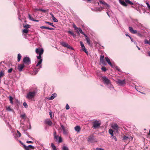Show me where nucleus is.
I'll return each mask as SVG.
<instances>
[{"label":"nucleus","mask_w":150,"mask_h":150,"mask_svg":"<svg viewBox=\"0 0 150 150\" xmlns=\"http://www.w3.org/2000/svg\"><path fill=\"white\" fill-rule=\"evenodd\" d=\"M4 74L2 71H1L0 72V78L4 76Z\"/></svg>","instance_id":"a19ab883"},{"label":"nucleus","mask_w":150,"mask_h":150,"mask_svg":"<svg viewBox=\"0 0 150 150\" xmlns=\"http://www.w3.org/2000/svg\"><path fill=\"white\" fill-rule=\"evenodd\" d=\"M51 146L53 150H54L56 149L55 146L54 145V144L53 143H51Z\"/></svg>","instance_id":"a18cd8bd"},{"label":"nucleus","mask_w":150,"mask_h":150,"mask_svg":"<svg viewBox=\"0 0 150 150\" xmlns=\"http://www.w3.org/2000/svg\"><path fill=\"white\" fill-rule=\"evenodd\" d=\"M115 68L119 72H122V71L120 69V68H119L118 67L116 66L115 67Z\"/></svg>","instance_id":"37998d69"},{"label":"nucleus","mask_w":150,"mask_h":150,"mask_svg":"<svg viewBox=\"0 0 150 150\" xmlns=\"http://www.w3.org/2000/svg\"><path fill=\"white\" fill-rule=\"evenodd\" d=\"M10 100V103L11 104H13V98L11 96H10L9 97Z\"/></svg>","instance_id":"c03bdc74"},{"label":"nucleus","mask_w":150,"mask_h":150,"mask_svg":"<svg viewBox=\"0 0 150 150\" xmlns=\"http://www.w3.org/2000/svg\"><path fill=\"white\" fill-rule=\"evenodd\" d=\"M131 41L132 42H133L135 44H137V43L133 39H132V40H131Z\"/></svg>","instance_id":"052dcab7"},{"label":"nucleus","mask_w":150,"mask_h":150,"mask_svg":"<svg viewBox=\"0 0 150 150\" xmlns=\"http://www.w3.org/2000/svg\"><path fill=\"white\" fill-rule=\"evenodd\" d=\"M111 127L113 129H114L117 131L118 130L119 128V127L116 124H112L111 125Z\"/></svg>","instance_id":"2eb2a0df"},{"label":"nucleus","mask_w":150,"mask_h":150,"mask_svg":"<svg viewBox=\"0 0 150 150\" xmlns=\"http://www.w3.org/2000/svg\"><path fill=\"white\" fill-rule=\"evenodd\" d=\"M23 27L24 28H25V29H27L28 28H29L30 27V25L28 24H26L23 25Z\"/></svg>","instance_id":"c85d7f7f"},{"label":"nucleus","mask_w":150,"mask_h":150,"mask_svg":"<svg viewBox=\"0 0 150 150\" xmlns=\"http://www.w3.org/2000/svg\"><path fill=\"white\" fill-rule=\"evenodd\" d=\"M125 1L127 5V4H129L130 5H133L134 4V3L129 0H125Z\"/></svg>","instance_id":"a878e982"},{"label":"nucleus","mask_w":150,"mask_h":150,"mask_svg":"<svg viewBox=\"0 0 150 150\" xmlns=\"http://www.w3.org/2000/svg\"><path fill=\"white\" fill-rule=\"evenodd\" d=\"M65 108H66V109L67 110H69V108H70L68 104H66V105Z\"/></svg>","instance_id":"8fccbe9b"},{"label":"nucleus","mask_w":150,"mask_h":150,"mask_svg":"<svg viewBox=\"0 0 150 150\" xmlns=\"http://www.w3.org/2000/svg\"><path fill=\"white\" fill-rule=\"evenodd\" d=\"M19 142H20V143H21V144L24 147V145H25L24 144L23 142H22L20 140L19 141Z\"/></svg>","instance_id":"e2e57ef3"},{"label":"nucleus","mask_w":150,"mask_h":150,"mask_svg":"<svg viewBox=\"0 0 150 150\" xmlns=\"http://www.w3.org/2000/svg\"><path fill=\"white\" fill-rule=\"evenodd\" d=\"M35 91L29 92L27 94L26 96V98L28 99H30L34 97L35 95Z\"/></svg>","instance_id":"20e7f679"},{"label":"nucleus","mask_w":150,"mask_h":150,"mask_svg":"<svg viewBox=\"0 0 150 150\" xmlns=\"http://www.w3.org/2000/svg\"><path fill=\"white\" fill-rule=\"evenodd\" d=\"M137 25L138 26H139V27H141L142 26V25L140 23H137Z\"/></svg>","instance_id":"bf43d9fd"},{"label":"nucleus","mask_w":150,"mask_h":150,"mask_svg":"<svg viewBox=\"0 0 150 150\" xmlns=\"http://www.w3.org/2000/svg\"><path fill=\"white\" fill-rule=\"evenodd\" d=\"M119 2L123 6H127V5L126 4V3L125 1H122V0H119Z\"/></svg>","instance_id":"b1692460"},{"label":"nucleus","mask_w":150,"mask_h":150,"mask_svg":"<svg viewBox=\"0 0 150 150\" xmlns=\"http://www.w3.org/2000/svg\"><path fill=\"white\" fill-rule=\"evenodd\" d=\"M68 33L70 34H71V35L72 34V33H73V32H72V31H68Z\"/></svg>","instance_id":"0e129e2a"},{"label":"nucleus","mask_w":150,"mask_h":150,"mask_svg":"<svg viewBox=\"0 0 150 150\" xmlns=\"http://www.w3.org/2000/svg\"><path fill=\"white\" fill-rule=\"evenodd\" d=\"M45 123L51 126L52 124V121L50 119H46L45 121Z\"/></svg>","instance_id":"dca6fc26"},{"label":"nucleus","mask_w":150,"mask_h":150,"mask_svg":"<svg viewBox=\"0 0 150 150\" xmlns=\"http://www.w3.org/2000/svg\"><path fill=\"white\" fill-rule=\"evenodd\" d=\"M28 18L30 20L32 21L34 20V19L31 16L30 14H28Z\"/></svg>","instance_id":"c756f323"},{"label":"nucleus","mask_w":150,"mask_h":150,"mask_svg":"<svg viewBox=\"0 0 150 150\" xmlns=\"http://www.w3.org/2000/svg\"><path fill=\"white\" fill-rule=\"evenodd\" d=\"M26 143H33V142L30 141H26Z\"/></svg>","instance_id":"13d9d810"},{"label":"nucleus","mask_w":150,"mask_h":150,"mask_svg":"<svg viewBox=\"0 0 150 150\" xmlns=\"http://www.w3.org/2000/svg\"><path fill=\"white\" fill-rule=\"evenodd\" d=\"M102 148H98V147H97L96 148V150H101V149Z\"/></svg>","instance_id":"338daca9"},{"label":"nucleus","mask_w":150,"mask_h":150,"mask_svg":"<svg viewBox=\"0 0 150 150\" xmlns=\"http://www.w3.org/2000/svg\"><path fill=\"white\" fill-rule=\"evenodd\" d=\"M144 43L145 44H148L150 45V39H149V41L146 39L144 40Z\"/></svg>","instance_id":"72a5a7b5"},{"label":"nucleus","mask_w":150,"mask_h":150,"mask_svg":"<svg viewBox=\"0 0 150 150\" xmlns=\"http://www.w3.org/2000/svg\"><path fill=\"white\" fill-rule=\"evenodd\" d=\"M13 70V69L12 68H10L8 70V73H11Z\"/></svg>","instance_id":"6e6d98bb"},{"label":"nucleus","mask_w":150,"mask_h":150,"mask_svg":"<svg viewBox=\"0 0 150 150\" xmlns=\"http://www.w3.org/2000/svg\"><path fill=\"white\" fill-rule=\"evenodd\" d=\"M57 96V94L56 93H54L53 94H52L51 97H50L49 98V100H53L54 99V98L56 97Z\"/></svg>","instance_id":"412c9836"},{"label":"nucleus","mask_w":150,"mask_h":150,"mask_svg":"<svg viewBox=\"0 0 150 150\" xmlns=\"http://www.w3.org/2000/svg\"><path fill=\"white\" fill-rule=\"evenodd\" d=\"M93 127L95 129L99 128L101 125L100 122L97 120H95L93 122Z\"/></svg>","instance_id":"7ed1b4c3"},{"label":"nucleus","mask_w":150,"mask_h":150,"mask_svg":"<svg viewBox=\"0 0 150 150\" xmlns=\"http://www.w3.org/2000/svg\"><path fill=\"white\" fill-rule=\"evenodd\" d=\"M6 109L8 111L11 112L13 111V110L11 109L10 106H8V107Z\"/></svg>","instance_id":"79ce46f5"},{"label":"nucleus","mask_w":150,"mask_h":150,"mask_svg":"<svg viewBox=\"0 0 150 150\" xmlns=\"http://www.w3.org/2000/svg\"><path fill=\"white\" fill-rule=\"evenodd\" d=\"M105 59L106 61L108 63V64H109V65H111V63L110 62V60L109 59L108 57H105Z\"/></svg>","instance_id":"bb28decb"},{"label":"nucleus","mask_w":150,"mask_h":150,"mask_svg":"<svg viewBox=\"0 0 150 150\" xmlns=\"http://www.w3.org/2000/svg\"><path fill=\"white\" fill-rule=\"evenodd\" d=\"M41 66L40 65L39 66V68H37L36 67H35L34 68V69H33V71L35 73V74H36L38 73V72L39 71L40 68H41Z\"/></svg>","instance_id":"4be33fe9"},{"label":"nucleus","mask_w":150,"mask_h":150,"mask_svg":"<svg viewBox=\"0 0 150 150\" xmlns=\"http://www.w3.org/2000/svg\"><path fill=\"white\" fill-rule=\"evenodd\" d=\"M60 43V44L64 47H66L69 49H71L73 50H74V48L72 47H71L66 42H61Z\"/></svg>","instance_id":"39448f33"},{"label":"nucleus","mask_w":150,"mask_h":150,"mask_svg":"<svg viewBox=\"0 0 150 150\" xmlns=\"http://www.w3.org/2000/svg\"><path fill=\"white\" fill-rule=\"evenodd\" d=\"M128 139H130L128 137L124 135L123 137V139L124 140H127Z\"/></svg>","instance_id":"ea45409f"},{"label":"nucleus","mask_w":150,"mask_h":150,"mask_svg":"<svg viewBox=\"0 0 150 150\" xmlns=\"http://www.w3.org/2000/svg\"><path fill=\"white\" fill-rule=\"evenodd\" d=\"M35 52L36 53L39 54H42L43 53L44 50L43 48L41 49L37 48Z\"/></svg>","instance_id":"9b49d317"},{"label":"nucleus","mask_w":150,"mask_h":150,"mask_svg":"<svg viewBox=\"0 0 150 150\" xmlns=\"http://www.w3.org/2000/svg\"><path fill=\"white\" fill-rule=\"evenodd\" d=\"M102 80L105 86L111 82L110 79L105 76H102Z\"/></svg>","instance_id":"f03ea898"},{"label":"nucleus","mask_w":150,"mask_h":150,"mask_svg":"<svg viewBox=\"0 0 150 150\" xmlns=\"http://www.w3.org/2000/svg\"><path fill=\"white\" fill-rule=\"evenodd\" d=\"M41 9H38V8H35V11H40V10Z\"/></svg>","instance_id":"680f3d73"},{"label":"nucleus","mask_w":150,"mask_h":150,"mask_svg":"<svg viewBox=\"0 0 150 150\" xmlns=\"http://www.w3.org/2000/svg\"><path fill=\"white\" fill-rule=\"evenodd\" d=\"M40 11H41L42 12L45 13H46L47 12V11L46 10L42 9H41L40 10Z\"/></svg>","instance_id":"603ef678"},{"label":"nucleus","mask_w":150,"mask_h":150,"mask_svg":"<svg viewBox=\"0 0 150 150\" xmlns=\"http://www.w3.org/2000/svg\"><path fill=\"white\" fill-rule=\"evenodd\" d=\"M25 66L24 64H21L18 66V69L19 71H22L24 67Z\"/></svg>","instance_id":"4468645a"},{"label":"nucleus","mask_w":150,"mask_h":150,"mask_svg":"<svg viewBox=\"0 0 150 150\" xmlns=\"http://www.w3.org/2000/svg\"><path fill=\"white\" fill-rule=\"evenodd\" d=\"M94 140V137L93 135L90 136L88 138V141L89 143H91Z\"/></svg>","instance_id":"a211bd4d"},{"label":"nucleus","mask_w":150,"mask_h":150,"mask_svg":"<svg viewBox=\"0 0 150 150\" xmlns=\"http://www.w3.org/2000/svg\"><path fill=\"white\" fill-rule=\"evenodd\" d=\"M116 83L120 86H123L126 84L125 79L122 80L118 79L116 81Z\"/></svg>","instance_id":"423d86ee"},{"label":"nucleus","mask_w":150,"mask_h":150,"mask_svg":"<svg viewBox=\"0 0 150 150\" xmlns=\"http://www.w3.org/2000/svg\"><path fill=\"white\" fill-rule=\"evenodd\" d=\"M54 138L56 142L59 144L62 142V137L61 136H59L56 134V132L55 131L54 132Z\"/></svg>","instance_id":"f257e3e1"},{"label":"nucleus","mask_w":150,"mask_h":150,"mask_svg":"<svg viewBox=\"0 0 150 150\" xmlns=\"http://www.w3.org/2000/svg\"><path fill=\"white\" fill-rule=\"evenodd\" d=\"M23 105L26 108H27L28 107V105L26 102H24L23 104Z\"/></svg>","instance_id":"49530a36"},{"label":"nucleus","mask_w":150,"mask_h":150,"mask_svg":"<svg viewBox=\"0 0 150 150\" xmlns=\"http://www.w3.org/2000/svg\"><path fill=\"white\" fill-rule=\"evenodd\" d=\"M45 23L47 24L50 25H51L53 27H55V26L54 25H53V23H50L49 22L46 21H45Z\"/></svg>","instance_id":"2f4dec72"},{"label":"nucleus","mask_w":150,"mask_h":150,"mask_svg":"<svg viewBox=\"0 0 150 150\" xmlns=\"http://www.w3.org/2000/svg\"><path fill=\"white\" fill-rule=\"evenodd\" d=\"M99 2L100 3L102 4L105 6H106V8H110V5L105 3L104 1L103 0H100L99 1Z\"/></svg>","instance_id":"f8f14e48"},{"label":"nucleus","mask_w":150,"mask_h":150,"mask_svg":"<svg viewBox=\"0 0 150 150\" xmlns=\"http://www.w3.org/2000/svg\"><path fill=\"white\" fill-rule=\"evenodd\" d=\"M77 30H78L79 32L82 34H84V32L82 31V30L80 28H78Z\"/></svg>","instance_id":"58836bf2"},{"label":"nucleus","mask_w":150,"mask_h":150,"mask_svg":"<svg viewBox=\"0 0 150 150\" xmlns=\"http://www.w3.org/2000/svg\"><path fill=\"white\" fill-rule=\"evenodd\" d=\"M104 55H101L100 57V60H101L104 59Z\"/></svg>","instance_id":"5fc2aeb1"},{"label":"nucleus","mask_w":150,"mask_h":150,"mask_svg":"<svg viewBox=\"0 0 150 150\" xmlns=\"http://www.w3.org/2000/svg\"><path fill=\"white\" fill-rule=\"evenodd\" d=\"M60 126L63 131V133L64 134L66 135L67 134V130L66 129L65 127L62 125L61 123H60Z\"/></svg>","instance_id":"9d476101"},{"label":"nucleus","mask_w":150,"mask_h":150,"mask_svg":"<svg viewBox=\"0 0 150 150\" xmlns=\"http://www.w3.org/2000/svg\"><path fill=\"white\" fill-rule=\"evenodd\" d=\"M16 135L17 137H19L21 136V134L18 130H17V133L16 134Z\"/></svg>","instance_id":"473e14b6"},{"label":"nucleus","mask_w":150,"mask_h":150,"mask_svg":"<svg viewBox=\"0 0 150 150\" xmlns=\"http://www.w3.org/2000/svg\"><path fill=\"white\" fill-rule=\"evenodd\" d=\"M72 25H73V27L74 28L75 30H76V32H77V33L79 34V32L77 30V29L78 28H77L76 26V25L74 23H73Z\"/></svg>","instance_id":"cd10ccee"},{"label":"nucleus","mask_w":150,"mask_h":150,"mask_svg":"<svg viewBox=\"0 0 150 150\" xmlns=\"http://www.w3.org/2000/svg\"><path fill=\"white\" fill-rule=\"evenodd\" d=\"M42 54H39L38 56L37 57V58L39 59H40V61L38 62L36 65V67H38L39 65H40L42 62V59H41Z\"/></svg>","instance_id":"1a4fd4ad"},{"label":"nucleus","mask_w":150,"mask_h":150,"mask_svg":"<svg viewBox=\"0 0 150 150\" xmlns=\"http://www.w3.org/2000/svg\"><path fill=\"white\" fill-rule=\"evenodd\" d=\"M107 87L110 90H114V88L113 85L111 84V82L109 84H107L105 86Z\"/></svg>","instance_id":"ddd939ff"},{"label":"nucleus","mask_w":150,"mask_h":150,"mask_svg":"<svg viewBox=\"0 0 150 150\" xmlns=\"http://www.w3.org/2000/svg\"><path fill=\"white\" fill-rule=\"evenodd\" d=\"M21 57V55L20 53L18 54V62L20 61Z\"/></svg>","instance_id":"7c9ffc66"},{"label":"nucleus","mask_w":150,"mask_h":150,"mask_svg":"<svg viewBox=\"0 0 150 150\" xmlns=\"http://www.w3.org/2000/svg\"><path fill=\"white\" fill-rule=\"evenodd\" d=\"M80 43L82 50L84 51L86 54H88V52L85 48L83 42L82 41H80Z\"/></svg>","instance_id":"0eeeda50"},{"label":"nucleus","mask_w":150,"mask_h":150,"mask_svg":"<svg viewBox=\"0 0 150 150\" xmlns=\"http://www.w3.org/2000/svg\"><path fill=\"white\" fill-rule=\"evenodd\" d=\"M29 147L31 149H33L35 147L34 146H33L31 145H29L28 146H27L26 145H24V148L25 150H29Z\"/></svg>","instance_id":"6ab92c4d"},{"label":"nucleus","mask_w":150,"mask_h":150,"mask_svg":"<svg viewBox=\"0 0 150 150\" xmlns=\"http://www.w3.org/2000/svg\"><path fill=\"white\" fill-rule=\"evenodd\" d=\"M50 15L52 16V19L53 21L55 22H57L58 21V20L53 15L52 13H50Z\"/></svg>","instance_id":"5701e85b"},{"label":"nucleus","mask_w":150,"mask_h":150,"mask_svg":"<svg viewBox=\"0 0 150 150\" xmlns=\"http://www.w3.org/2000/svg\"><path fill=\"white\" fill-rule=\"evenodd\" d=\"M100 63L104 65H106L104 59L100 60Z\"/></svg>","instance_id":"f704fd0d"},{"label":"nucleus","mask_w":150,"mask_h":150,"mask_svg":"<svg viewBox=\"0 0 150 150\" xmlns=\"http://www.w3.org/2000/svg\"><path fill=\"white\" fill-rule=\"evenodd\" d=\"M23 61L25 64H29L31 63V61L30 58L27 57H25L23 58Z\"/></svg>","instance_id":"6e6552de"},{"label":"nucleus","mask_w":150,"mask_h":150,"mask_svg":"<svg viewBox=\"0 0 150 150\" xmlns=\"http://www.w3.org/2000/svg\"><path fill=\"white\" fill-rule=\"evenodd\" d=\"M74 129L77 132H80L81 130V128L79 126L77 125L74 127Z\"/></svg>","instance_id":"393cba45"},{"label":"nucleus","mask_w":150,"mask_h":150,"mask_svg":"<svg viewBox=\"0 0 150 150\" xmlns=\"http://www.w3.org/2000/svg\"><path fill=\"white\" fill-rule=\"evenodd\" d=\"M112 139L115 140V141H117V138L115 136H114L113 137H112Z\"/></svg>","instance_id":"4d7b16f0"},{"label":"nucleus","mask_w":150,"mask_h":150,"mask_svg":"<svg viewBox=\"0 0 150 150\" xmlns=\"http://www.w3.org/2000/svg\"><path fill=\"white\" fill-rule=\"evenodd\" d=\"M25 114L21 115L20 116V117L22 118H24L25 117Z\"/></svg>","instance_id":"864d4df0"},{"label":"nucleus","mask_w":150,"mask_h":150,"mask_svg":"<svg viewBox=\"0 0 150 150\" xmlns=\"http://www.w3.org/2000/svg\"><path fill=\"white\" fill-rule=\"evenodd\" d=\"M71 35L73 36L74 37H75L76 36V35L74 33H72V34H71Z\"/></svg>","instance_id":"69168bd1"},{"label":"nucleus","mask_w":150,"mask_h":150,"mask_svg":"<svg viewBox=\"0 0 150 150\" xmlns=\"http://www.w3.org/2000/svg\"><path fill=\"white\" fill-rule=\"evenodd\" d=\"M111 67H112L113 68L114 67H115V65L114 64H113L111 63V65H110Z\"/></svg>","instance_id":"774afa93"},{"label":"nucleus","mask_w":150,"mask_h":150,"mask_svg":"<svg viewBox=\"0 0 150 150\" xmlns=\"http://www.w3.org/2000/svg\"><path fill=\"white\" fill-rule=\"evenodd\" d=\"M103 9V8L100 7L99 8H96V11H100Z\"/></svg>","instance_id":"09e8293b"},{"label":"nucleus","mask_w":150,"mask_h":150,"mask_svg":"<svg viewBox=\"0 0 150 150\" xmlns=\"http://www.w3.org/2000/svg\"><path fill=\"white\" fill-rule=\"evenodd\" d=\"M86 41L87 43L90 45V40L89 38H86Z\"/></svg>","instance_id":"c9c22d12"},{"label":"nucleus","mask_w":150,"mask_h":150,"mask_svg":"<svg viewBox=\"0 0 150 150\" xmlns=\"http://www.w3.org/2000/svg\"><path fill=\"white\" fill-rule=\"evenodd\" d=\"M40 28L41 29L44 28V29H46L50 30H54V29L52 28H49V27H46V26H40Z\"/></svg>","instance_id":"aec40b11"},{"label":"nucleus","mask_w":150,"mask_h":150,"mask_svg":"<svg viewBox=\"0 0 150 150\" xmlns=\"http://www.w3.org/2000/svg\"><path fill=\"white\" fill-rule=\"evenodd\" d=\"M28 32V30L26 29H25L23 30V32L24 33L27 34Z\"/></svg>","instance_id":"4c0bfd02"},{"label":"nucleus","mask_w":150,"mask_h":150,"mask_svg":"<svg viewBox=\"0 0 150 150\" xmlns=\"http://www.w3.org/2000/svg\"><path fill=\"white\" fill-rule=\"evenodd\" d=\"M101 69L103 71H106V69L105 67H102Z\"/></svg>","instance_id":"3c124183"},{"label":"nucleus","mask_w":150,"mask_h":150,"mask_svg":"<svg viewBox=\"0 0 150 150\" xmlns=\"http://www.w3.org/2000/svg\"><path fill=\"white\" fill-rule=\"evenodd\" d=\"M129 31L133 34H136L137 33V30H133L132 27H129Z\"/></svg>","instance_id":"f3484780"},{"label":"nucleus","mask_w":150,"mask_h":150,"mask_svg":"<svg viewBox=\"0 0 150 150\" xmlns=\"http://www.w3.org/2000/svg\"><path fill=\"white\" fill-rule=\"evenodd\" d=\"M62 150H69L68 147L67 146H63L62 148Z\"/></svg>","instance_id":"e433bc0d"},{"label":"nucleus","mask_w":150,"mask_h":150,"mask_svg":"<svg viewBox=\"0 0 150 150\" xmlns=\"http://www.w3.org/2000/svg\"><path fill=\"white\" fill-rule=\"evenodd\" d=\"M113 132L114 131L113 130H112V129H110L109 130L108 132L110 134L113 133Z\"/></svg>","instance_id":"de8ad7c7"}]
</instances>
